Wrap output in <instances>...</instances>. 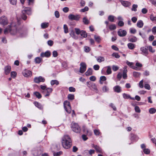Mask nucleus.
<instances>
[{
	"label": "nucleus",
	"mask_w": 156,
	"mask_h": 156,
	"mask_svg": "<svg viewBox=\"0 0 156 156\" xmlns=\"http://www.w3.org/2000/svg\"><path fill=\"white\" fill-rule=\"evenodd\" d=\"M4 32L5 34L9 33L12 35H16L21 37L26 36L27 34L26 31H23L18 29L17 25L13 22H12L10 25L5 29Z\"/></svg>",
	"instance_id": "1"
},
{
	"label": "nucleus",
	"mask_w": 156,
	"mask_h": 156,
	"mask_svg": "<svg viewBox=\"0 0 156 156\" xmlns=\"http://www.w3.org/2000/svg\"><path fill=\"white\" fill-rule=\"evenodd\" d=\"M61 143L63 148L66 149L69 148L72 146V141L69 136L65 135L62 138Z\"/></svg>",
	"instance_id": "2"
},
{
	"label": "nucleus",
	"mask_w": 156,
	"mask_h": 156,
	"mask_svg": "<svg viewBox=\"0 0 156 156\" xmlns=\"http://www.w3.org/2000/svg\"><path fill=\"white\" fill-rule=\"evenodd\" d=\"M22 18L23 20H25L27 18V16L25 15H30L31 11L30 8H23L22 9Z\"/></svg>",
	"instance_id": "3"
},
{
	"label": "nucleus",
	"mask_w": 156,
	"mask_h": 156,
	"mask_svg": "<svg viewBox=\"0 0 156 156\" xmlns=\"http://www.w3.org/2000/svg\"><path fill=\"white\" fill-rule=\"evenodd\" d=\"M71 128L73 131L76 133H80L81 131L80 127L78 124L76 123L72 124Z\"/></svg>",
	"instance_id": "4"
},
{
	"label": "nucleus",
	"mask_w": 156,
	"mask_h": 156,
	"mask_svg": "<svg viewBox=\"0 0 156 156\" xmlns=\"http://www.w3.org/2000/svg\"><path fill=\"white\" fill-rule=\"evenodd\" d=\"M64 106L66 112L68 113H70L71 109L70 102L67 101H65L64 102Z\"/></svg>",
	"instance_id": "5"
},
{
	"label": "nucleus",
	"mask_w": 156,
	"mask_h": 156,
	"mask_svg": "<svg viewBox=\"0 0 156 156\" xmlns=\"http://www.w3.org/2000/svg\"><path fill=\"white\" fill-rule=\"evenodd\" d=\"M68 18L70 20H75L76 21H78L79 20L80 18V16L79 14H76L74 15L71 14L68 16Z\"/></svg>",
	"instance_id": "6"
},
{
	"label": "nucleus",
	"mask_w": 156,
	"mask_h": 156,
	"mask_svg": "<svg viewBox=\"0 0 156 156\" xmlns=\"http://www.w3.org/2000/svg\"><path fill=\"white\" fill-rule=\"evenodd\" d=\"M75 30L76 33L77 35L80 34L81 36L83 38L86 37L87 36V34L85 31L80 30L78 28H75Z\"/></svg>",
	"instance_id": "7"
},
{
	"label": "nucleus",
	"mask_w": 156,
	"mask_h": 156,
	"mask_svg": "<svg viewBox=\"0 0 156 156\" xmlns=\"http://www.w3.org/2000/svg\"><path fill=\"white\" fill-rule=\"evenodd\" d=\"M8 21L6 17L4 16H1L0 19V24L4 26L7 25Z\"/></svg>",
	"instance_id": "8"
},
{
	"label": "nucleus",
	"mask_w": 156,
	"mask_h": 156,
	"mask_svg": "<svg viewBox=\"0 0 156 156\" xmlns=\"http://www.w3.org/2000/svg\"><path fill=\"white\" fill-rule=\"evenodd\" d=\"M80 73H83L86 70L87 68L86 65L85 63L82 62L80 63Z\"/></svg>",
	"instance_id": "9"
},
{
	"label": "nucleus",
	"mask_w": 156,
	"mask_h": 156,
	"mask_svg": "<svg viewBox=\"0 0 156 156\" xmlns=\"http://www.w3.org/2000/svg\"><path fill=\"white\" fill-rule=\"evenodd\" d=\"M52 90L53 89L52 88H48L42 92L44 93V96L47 97L52 92Z\"/></svg>",
	"instance_id": "10"
},
{
	"label": "nucleus",
	"mask_w": 156,
	"mask_h": 156,
	"mask_svg": "<svg viewBox=\"0 0 156 156\" xmlns=\"http://www.w3.org/2000/svg\"><path fill=\"white\" fill-rule=\"evenodd\" d=\"M44 78L41 76L35 77L34 79V81L36 83H39L40 82H44Z\"/></svg>",
	"instance_id": "11"
},
{
	"label": "nucleus",
	"mask_w": 156,
	"mask_h": 156,
	"mask_svg": "<svg viewBox=\"0 0 156 156\" xmlns=\"http://www.w3.org/2000/svg\"><path fill=\"white\" fill-rule=\"evenodd\" d=\"M118 35L121 37H123L126 36L127 34V32L125 30L120 29L117 32Z\"/></svg>",
	"instance_id": "12"
},
{
	"label": "nucleus",
	"mask_w": 156,
	"mask_h": 156,
	"mask_svg": "<svg viewBox=\"0 0 156 156\" xmlns=\"http://www.w3.org/2000/svg\"><path fill=\"white\" fill-rule=\"evenodd\" d=\"M23 75L26 77H29L31 76L32 72L29 70H25L23 72Z\"/></svg>",
	"instance_id": "13"
},
{
	"label": "nucleus",
	"mask_w": 156,
	"mask_h": 156,
	"mask_svg": "<svg viewBox=\"0 0 156 156\" xmlns=\"http://www.w3.org/2000/svg\"><path fill=\"white\" fill-rule=\"evenodd\" d=\"M119 1L124 7H128L131 5V3L128 1H125L122 0H119Z\"/></svg>",
	"instance_id": "14"
},
{
	"label": "nucleus",
	"mask_w": 156,
	"mask_h": 156,
	"mask_svg": "<svg viewBox=\"0 0 156 156\" xmlns=\"http://www.w3.org/2000/svg\"><path fill=\"white\" fill-rule=\"evenodd\" d=\"M83 131L84 133L89 136H91L92 134L91 132L89 131L85 126H84L83 127Z\"/></svg>",
	"instance_id": "15"
},
{
	"label": "nucleus",
	"mask_w": 156,
	"mask_h": 156,
	"mask_svg": "<svg viewBox=\"0 0 156 156\" xmlns=\"http://www.w3.org/2000/svg\"><path fill=\"white\" fill-rule=\"evenodd\" d=\"M51 55L50 52L49 51H47L45 52H42L40 56L42 57H49Z\"/></svg>",
	"instance_id": "16"
},
{
	"label": "nucleus",
	"mask_w": 156,
	"mask_h": 156,
	"mask_svg": "<svg viewBox=\"0 0 156 156\" xmlns=\"http://www.w3.org/2000/svg\"><path fill=\"white\" fill-rule=\"evenodd\" d=\"M11 69V67L9 65L5 66L4 68L5 74L6 75L8 74L10 72Z\"/></svg>",
	"instance_id": "17"
},
{
	"label": "nucleus",
	"mask_w": 156,
	"mask_h": 156,
	"mask_svg": "<svg viewBox=\"0 0 156 156\" xmlns=\"http://www.w3.org/2000/svg\"><path fill=\"white\" fill-rule=\"evenodd\" d=\"M114 90L116 92L119 93L121 91V87L119 86H116L113 88Z\"/></svg>",
	"instance_id": "18"
},
{
	"label": "nucleus",
	"mask_w": 156,
	"mask_h": 156,
	"mask_svg": "<svg viewBox=\"0 0 156 156\" xmlns=\"http://www.w3.org/2000/svg\"><path fill=\"white\" fill-rule=\"evenodd\" d=\"M131 140H132L136 141L139 139V137L136 135L132 134L131 135Z\"/></svg>",
	"instance_id": "19"
},
{
	"label": "nucleus",
	"mask_w": 156,
	"mask_h": 156,
	"mask_svg": "<svg viewBox=\"0 0 156 156\" xmlns=\"http://www.w3.org/2000/svg\"><path fill=\"white\" fill-rule=\"evenodd\" d=\"M93 147L95 149L96 151L98 153H103V151L97 145H94Z\"/></svg>",
	"instance_id": "20"
},
{
	"label": "nucleus",
	"mask_w": 156,
	"mask_h": 156,
	"mask_svg": "<svg viewBox=\"0 0 156 156\" xmlns=\"http://www.w3.org/2000/svg\"><path fill=\"white\" fill-rule=\"evenodd\" d=\"M127 64L131 68L136 70H137L138 68L134 66H133V63L132 62H130L127 61L126 62Z\"/></svg>",
	"instance_id": "21"
},
{
	"label": "nucleus",
	"mask_w": 156,
	"mask_h": 156,
	"mask_svg": "<svg viewBox=\"0 0 156 156\" xmlns=\"http://www.w3.org/2000/svg\"><path fill=\"white\" fill-rule=\"evenodd\" d=\"M140 51H141V53L146 55V46L141 47L140 49Z\"/></svg>",
	"instance_id": "22"
},
{
	"label": "nucleus",
	"mask_w": 156,
	"mask_h": 156,
	"mask_svg": "<svg viewBox=\"0 0 156 156\" xmlns=\"http://www.w3.org/2000/svg\"><path fill=\"white\" fill-rule=\"evenodd\" d=\"M123 97L125 99L130 98V99L133 100H134V98H132L131 97V96L129 95L126 94L125 93H124L123 94Z\"/></svg>",
	"instance_id": "23"
},
{
	"label": "nucleus",
	"mask_w": 156,
	"mask_h": 156,
	"mask_svg": "<svg viewBox=\"0 0 156 156\" xmlns=\"http://www.w3.org/2000/svg\"><path fill=\"white\" fill-rule=\"evenodd\" d=\"M127 46L131 50L133 49L135 47V44L131 43H128Z\"/></svg>",
	"instance_id": "24"
},
{
	"label": "nucleus",
	"mask_w": 156,
	"mask_h": 156,
	"mask_svg": "<svg viewBox=\"0 0 156 156\" xmlns=\"http://www.w3.org/2000/svg\"><path fill=\"white\" fill-rule=\"evenodd\" d=\"M42 151H33L32 152V153L34 156H38L40 155Z\"/></svg>",
	"instance_id": "25"
},
{
	"label": "nucleus",
	"mask_w": 156,
	"mask_h": 156,
	"mask_svg": "<svg viewBox=\"0 0 156 156\" xmlns=\"http://www.w3.org/2000/svg\"><path fill=\"white\" fill-rule=\"evenodd\" d=\"M97 61L99 62H101L105 61V58L104 57L102 56H98L97 58Z\"/></svg>",
	"instance_id": "26"
},
{
	"label": "nucleus",
	"mask_w": 156,
	"mask_h": 156,
	"mask_svg": "<svg viewBox=\"0 0 156 156\" xmlns=\"http://www.w3.org/2000/svg\"><path fill=\"white\" fill-rule=\"evenodd\" d=\"M92 70L91 68H89L88 69L87 71L85 73V75L87 76H89L92 75Z\"/></svg>",
	"instance_id": "27"
},
{
	"label": "nucleus",
	"mask_w": 156,
	"mask_h": 156,
	"mask_svg": "<svg viewBox=\"0 0 156 156\" xmlns=\"http://www.w3.org/2000/svg\"><path fill=\"white\" fill-rule=\"evenodd\" d=\"M143 26V23L141 20H139L138 21L137 23V26L139 28H141Z\"/></svg>",
	"instance_id": "28"
},
{
	"label": "nucleus",
	"mask_w": 156,
	"mask_h": 156,
	"mask_svg": "<svg viewBox=\"0 0 156 156\" xmlns=\"http://www.w3.org/2000/svg\"><path fill=\"white\" fill-rule=\"evenodd\" d=\"M49 23H43L41 24V26L42 28L45 29L48 27Z\"/></svg>",
	"instance_id": "29"
},
{
	"label": "nucleus",
	"mask_w": 156,
	"mask_h": 156,
	"mask_svg": "<svg viewBox=\"0 0 156 156\" xmlns=\"http://www.w3.org/2000/svg\"><path fill=\"white\" fill-rule=\"evenodd\" d=\"M59 84V82L56 80H52L51 82V85H53L55 84L58 85Z\"/></svg>",
	"instance_id": "30"
},
{
	"label": "nucleus",
	"mask_w": 156,
	"mask_h": 156,
	"mask_svg": "<svg viewBox=\"0 0 156 156\" xmlns=\"http://www.w3.org/2000/svg\"><path fill=\"white\" fill-rule=\"evenodd\" d=\"M94 38L95 39L96 41L98 43H100L101 40L100 37L97 35L94 36Z\"/></svg>",
	"instance_id": "31"
},
{
	"label": "nucleus",
	"mask_w": 156,
	"mask_h": 156,
	"mask_svg": "<svg viewBox=\"0 0 156 156\" xmlns=\"http://www.w3.org/2000/svg\"><path fill=\"white\" fill-rule=\"evenodd\" d=\"M34 103L35 106L37 107L38 108L41 109L42 108V107L41 105L38 102L36 101H35L34 102Z\"/></svg>",
	"instance_id": "32"
},
{
	"label": "nucleus",
	"mask_w": 156,
	"mask_h": 156,
	"mask_svg": "<svg viewBox=\"0 0 156 156\" xmlns=\"http://www.w3.org/2000/svg\"><path fill=\"white\" fill-rule=\"evenodd\" d=\"M107 69L106 70V73L108 75L112 73V71L111 67L110 66H107L106 67Z\"/></svg>",
	"instance_id": "33"
},
{
	"label": "nucleus",
	"mask_w": 156,
	"mask_h": 156,
	"mask_svg": "<svg viewBox=\"0 0 156 156\" xmlns=\"http://www.w3.org/2000/svg\"><path fill=\"white\" fill-rule=\"evenodd\" d=\"M137 41V38L135 37H132L129 38V41L130 42H135Z\"/></svg>",
	"instance_id": "34"
},
{
	"label": "nucleus",
	"mask_w": 156,
	"mask_h": 156,
	"mask_svg": "<svg viewBox=\"0 0 156 156\" xmlns=\"http://www.w3.org/2000/svg\"><path fill=\"white\" fill-rule=\"evenodd\" d=\"M133 75L134 77L137 78L140 76V73L138 72H134L133 73Z\"/></svg>",
	"instance_id": "35"
},
{
	"label": "nucleus",
	"mask_w": 156,
	"mask_h": 156,
	"mask_svg": "<svg viewBox=\"0 0 156 156\" xmlns=\"http://www.w3.org/2000/svg\"><path fill=\"white\" fill-rule=\"evenodd\" d=\"M115 16L112 15H110L108 17V20L111 22H114V20Z\"/></svg>",
	"instance_id": "36"
},
{
	"label": "nucleus",
	"mask_w": 156,
	"mask_h": 156,
	"mask_svg": "<svg viewBox=\"0 0 156 156\" xmlns=\"http://www.w3.org/2000/svg\"><path fill=\"white\" fill-rule=\"evenodd\" d=\"M138 6L136 4H133L132 6V7L131 9V10L132 11H134V12H136L137 11V8Z\"/></svg>",
	"instance_id": "37"
},
{
	"label": "nucleus",
	"mask_w": 156,
	"mask_h": 156,
	"mask_svg": "<svg viewBox=\"0 0 156 156\" xmlns=\"http://www.w3.org/2000/svg\"><path fill=\"white\" fill-rule=\"evenodd\" d=\"M42 60V59L40 57H36L35 59V61L36 63L39 64L40 63Z\"/></svg>",
	"instance_id": "38"
},
{
	"label": "nucleus",
	"mask_w": 156,
	"mask_h": 156,
	"mask_svg": "<svg viewBox=\"0 0 156 156\" xmlns=\"http://www.w3.org/2000/svg\"><path fill=\"white\" fill-rule=\"evenodd\" d=\"M63 29L64 30V33L66 34L68 33V27L66 24H64L63 26Z\"/></svg>",
	"instance_id": "39"
},
{
	"label": "nucleus",
	"mask_w": 156,
	"mask_h": 156,
	"mask_svg": "<svg viewBox=\"0 0 156 156\" xmlns=\"http://www.w3.org/2000/svg\"><path fill=\"white\" fill-rule=\"evenodd\" d=\"M34 94L39 99L41 98V94L38 92H36L34 93Z\"/></svg>",
	"instance_id": "40"
},
{
	"label": "nucleus",
	"mask_w": 156,
	"mask_h": 156,
	"mask_svg": "<svg viewBox=\"0 0 156 156\" xmlns=\"http://www.w3.org/2000/svg\"><path fill=\"white\" fill-rule=\"evenodd\" d=\"M67 97L69 100H73L74 98V96L73 94H69L68 95Z\"/></svg>",
	"instance_id": "41"
},
{
	"label": "nucleus",
	"mask_w": 156,
	"mask_h": 156,
	"mask_svg": "<svg viewBox=\"0 0 156 156\" xmlns=\"http://www.w3.org/2000/svg\"><path fill=\"white\" fill-rule=\"evenodd\" d=\"M109 28L111 30H114L116 28V26L114 24H112L109 26Z\"/></svg>",
	"instance_id": "42"
},
{
	"label": "nucleus",
	"mask_w": 156,
	"mask_h": 156,
	"mask_svg": "<svg viewBox=\"0 0 156 156\" xmlns=\"http://www.w3.org/2000/svg\"><path fill=\"white\" fill-rule=\"evenodd\" d=\"M83 22L86 24H87L89 23V21L86 17H84L83 19Z\"/></svg>",
	"instance_id": "43"
},
{
	"label": "nucleus",
	"mask_w": 156,
	"mask_h": 156,
	"mask_svg": "<svg viewBox=\"0 0 156 156\" xmlns=\"http://www.w3.org/2000/svg\"><path fill=\"white\" fill-rule=\"evenodd\" d=\"M102 91L103 92H107L109 90V88L106 86H104L102 88Z\"/></svg>",
	"instance_id": "44"
},
{
	"label": "nucleus",
	"mask_w": 156,
	"mask_h": 156,
	"mask_svg": "<svg viewBox=\"0 0 156 156\" xmlns=\"http://www.w3.org/2000/svg\"><path fill=\"white\" fill-rule=\"evenodd\" d=\"M149 51L152 53H154L155 51V50L153 49L151 46H150L147 47Z\"/></svg>",
	"instance_id": "45"
},
{
	"label": "nucleus",
	"mask_w": 156,
	"mask_h": 156,
	"mask_svg": "<svg viewBox=\"0 0 156 156\" xmlns=\"http://www.w3.org/2000/svg\"><path fill=\"white\" fill-rule=\"evenodd\" d=\"M130 32L131 34H134L136 32V30L133 28H131L129 29Z\"/></svg>",
	"instance_id": "46"
},
{
	"label": "nucleus",
	"mask_w": 156,
	"mask_h": 156,
	"mask_svg": "<svg viewBox=\"0 0 156 156\" xmlns=\"http://www.w3.org/2000/svg\"><path fill=\"white\" fill-rule=\"evenodd\" d=\"M84 51L86 52H89L90 50V48L87 46H84Z\"/></svg>",
	"instance_id": "47"
},
{
	"label": "nucleus",
	"mask_w": 156,
	"mask_h": 156,
	"mask_svg": "<svg viewBox=\"0 0 156 156\" xmlns=\"http://www.w3.org/2000/svg\"><path fill=\"white\" fill-rule=\"evenodd\" d=\"M156 110L154 108H151L149 110V112L151 114H154L156 112Z\"/></svg>",
	"instance_id": "48"
},
{
	"label": "nucleus",
	"mask_w": 156,
	"mask_h": 156,
	"mask_svg": "<svg viewBox=\"0 0 156 156\" xmlns=\"http://www.w3.org/2000/svg\"><path fill=\"white\" fill-rule=\"evenodd\" d=\"M70 35L71 37L75 39H77L78 38V37L77 36H76L74 33H73L70 34Z\"/></svg>",
	"instance_id": "49"
},
{
	"label": "nucleus",
	"mask_w": 156,
	"mask_h": 156,
	"mask_svg": "<svg viewBox=\"0 0 156 156\" xmlns=\"http://www.w3.org/2000/svg\"><path fill=\"white\" fill-rule=\"evenodd\" d=\"M141 148L143 149V151L145 154H146V150L145 149V145L144 144H143L141 145Z\"/></svg>",
	"instance_id": "50"
},
{
	"label": "nucleus",
	"mask_w": 156,
	"mask_h": 156,
	"mask_svg": "<svg viewBox=\"0 0 156 156\" xmlns=\"http://www.w3.org/2000/svg\"><path fill=\"white\" fill-rule=\"evenodd\" d=\"M134 109L136 112L138 113H140V109L138 106H135Z\"/></svg>",
	"instance_id": "51"
},
{
	"label": "nucleus",
	"mask_w": 156,
	"mask_h": 156,
	"mask_svg": "<svg viewBox=\"0 0 156 156\" xmlns=\"http://www.w3.org/2000/svg\"><path fill=\"white\" fill-rule=\"evenodd\" d=\"M112 69L113 71H116L119 69V67L115 65H113L112 66Z\"/></svg>",
	"instance_id": "52"
},
{
	"label": "nucleus",
	"mask_w": 156,
	"mask_h": 156,
	"mask_svg": "<svg viewBox=\"0 0 156 156\" xmlns=\"http://www.w3.org/2000/svg\"><path fill=\"white\" fill-rule=\"evenodd\" d=\"M62 153V152L60 151L59 152H58L57 153H54L53 155L54 156H59L61 155Z\"/></svg>",
	"instance_id": "53"
},
{
	"label": "nucleus",
	"mask_w": 156,
	"mask_h": 156,
	"mask_svg": "<svg viewBox=\"0 0 156 156\" xmlns=\"http://www.w3.org/2000/svg\"><path fill=\"white\" fill-rule=\"evenodd\" d=\"M10 3L12 5H16L17 2V0H9Z\"/></svg>",
	"instance_id": "54"
},
{
	"label": "nucleus",
	"mask_w": 156,
	"mask_h": 156,
	"mask_svg": "<svg viewBox=\"0 0 156 156\" xmlns=\"http://www.w3.org/2000/svg\"><path fill=\"white\" fill-rule=\"evenodd\" d=\"M11 76L12 77L15 78L16 76V72L13 71L11 73Z\"/></svg>",
	"instance_id": "55"
},
{
	"label": "nucleus",
	"mask_w": 156,
	"mask_h": 156,
	"mask_svg": "<svg viewBox=\"0 0 156 156\" xmlns=\"http://www.w3.org/2000/svg\"><path fill=\"white\" fill-rule=\"evenodd\" d=\"M150 19L152 21H156V16H154L152 15H151L150 16Z\"/></svg>",
	"instance_id": "56"
},
{
	"label": "nucleus",
	"mask_w": 156,
	"mask_h": 156,
	"mask_svg": "<svg viewBox=\"0 0 156 156\" xmlns=\"http://www.w3.org/2000/svg\"><path fill=\"white\" fill-rule=\"evenodd\" d=\"M58 53L56 51H54L52 52L53 56L54 57H57L58 55Z\"/></svg>",
	"instance_id": "57"
},
{
	"label": "nucleus",
	"mask_w": 156,
	"mask_h": 156,
	"mask_svg": "<svg viewBox=\"0 0 156 156\" xmlns=\"http://www.w3.org/2000/svg\"><path fill=\"white\" fill-rule=\"evenodd\" d=\"M112 55L113 56L115 57L116 58H119L120 57V56L118 54L116 53H113Z\"/></svg>",
	"instance_id": "58"
},
{
	"label": "nucleus",
	"mask_w": 156,
	"mask_h": 156,
	"mask_svg": "<svg viewBox=\"0 0 156 156\" xmlns=\"http://www.w3.org/2000/svg\"><path fill=\"white\" fill-rule=\"evenodd\" d=\"M89 8L88 7L85 6L84 8L80 10V11L83 12L87 11L88 10Z\"/></svg>",
	"instance_id": "59"
},
{
	"label": "nucleus",
	"mask_w": 156,
	"mask_h": 156,
	"mask_svg": "<svg viewBox=\"0 0 156 156\" xmlns=\"http://www.w3.org/2000/svg\"><path fill=\"white\" fill-rule=\"evenodd\" d=\"M55 16L57 18H58L59 17V12L57 11H56L55 12Z\"/></svg>",
	"instance_id": "60"
},
{
	"label": "nucleus",
	"mask_w": 156,
	"mask_h": 156,
	"mask_svg": "<svg viewBox=\"0 0 156 156\" xmlns=\"http://www.w3.org/2000/svg\"><path fill=\"white\" fill-rule=\"evenodd\" d=\"M48 44L50 46H52L53 44V41L51 40H49L48 41Z\"/></svg>",
	"instance_id": "61"
},
{
	"label": "nucleus",
	"mask_w": 156,
	"mask_h": 156,
	"mask_svg": "<svg viewBox=\"0 0 156 156\" xmlns=\"http://www.w3.org/2000/svg\"><path fill=\"white\" fill-rule=\"evenodd\" d=\"M69 90L70 92H73L75 91V89L73 87H69Z\"/></svg>",
	"instance_id": "62"
},
{
	"label": "nucleus",
	"mask_w": 156,
	"mask_h": 156,
	"mask_svg": "<svg viewBox=\"0 0 156 156\" xmlns=\"http://www.w3.org/2000/svg\"><path fill=\"white\" fill-rule=\"evenodd\" d=\"M99 66L98 65H94L93 66L94 69L95 70H98L99 69Z\"/></svg>",
	"instance_id": "63"
},
{
	"label": "nucleus",
	"mask_w": 156,
	"mask_h": 156,
	"mask_svg": "<svg viewBox=\"0 0 156 156\" xmlns=\"http://www.w3.org/2000/svg\"><path fill=\"white\" fill-rule=\"evenodd\" d=\"M106 80V78L105 76H102L100 77V80L105 81Z\"/></svg>",
	"instance_id": "64"
}]
</instances>
